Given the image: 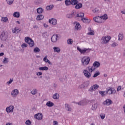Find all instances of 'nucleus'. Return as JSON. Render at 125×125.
<instances>
[{"mask_svg": "<svg viewBox=\"0 0 125 125\" xmlns=\"http://www.w3.org/2000/svg\"><path fill=\"white\" fill-rule=\"evenodd\" d=\"M25 42L29 44L30 47H33L35 45V42L33 41L32 39H31L30 37H26L24 39Z\"/></svg>", "mask_w": 125, "mask_h": 125, "instance_id": "obj_1", "label": "nucleus"}, {"mask_svg": "<svg viewBox=\"0 0 125 125\" xmlns=\"http://www.w3.org/2000/svg\"><path fill=\"white\" fill-rule=\"evenodd\" d=\"M81 61L83 66H86V65H88L89 62H90V58L88 57H83Z\"/></svg>", "mask_w": 125, "mask_h": 125, "instance_id": "obj_2", "label": "nucleus"}, {"mask_svg": "<svg viewBox=\"0 0 125 125\" xmlns=\"http://www.w3.org/2000/svg\"><path fill=\"white\" fill-rule=\"evenodd\" d=\"M110 40H111V37L104 36L102 37V38L101 40V43H102V44L108 43V42H109Z\"/></svg>", "mask_w": 125, "mask_h": 125, "instance_id": "obj_3", "label": "nucleus"}, {"mask_svg": "<svg viewBox=\"0 0 125 125\" xmlns=\"http://www.w3.org/2000/svg\"><path fill=\"white\" fill-rule=\"evenodd\" d=\"M106 94L111 95V94H115L116 93V90L114 87H109L105 91Z\"/></svg>", "mask_w": 125, "mask_h": 125, "instance_id": "obj_4", "label": "nucleus"}, {"mask_svg": "<svg viewBox=\"0 0 125 125\" xmlns=\"http://www.w3.org/2000/svg\"><path fill=\"white\" fill-rule=\"evenodd\" d=\"M77 50L81 53V54H84L85 53H88L90 52V49L88 48H84L83 49H82L80 48V47H77Z\"/></svg>", "mask_w": 125, "mask_h": 125, "instance_id": "obj_5", "label": "nucleus"}, {"mask_svg": "<svg viewBox=\"0 0 125 125\" xmlns=\"http://www.w3.org/2000/svg\"><path fill=\"white\" fill-rule=\"evenodd\" d=\"M7 38H8V36L6 32L4 31L2 32L1 34L0 35V39L1 41L5 42V41L7 40Z\"/></svg>", "mask_w": 125, "mask_h": 125, "instance_id": "obj_6", "label": "nucleus"}, {"mask_svg": "<svg viewBox=\"0 0 125 125\" xmlns=\"http://www.w3.org/2000/svg\"><path fill=\"white\" fill-rule=\"evenodd\" d=\"M12 97H16L19 94V90L18 89H14L11 93Z\"/></svg>", "mask_w": 125, "mask_h": 125, "instance_id": "obj_7", "label": "nucleus"}, {"mask_svg": "<svg viewBox=\"0 0 125 125\" xmlns=\"http://www.w3.org/2000/svg\"><path fill=\"white\" fill-rule=\"evenodd\" d=\"M42 114L41 113H37L34 115V118L37 120H39V121L42 120Z\"/></svg>", "mask_w": 125, "mask_h": 125, "instance_id": "obj_8", "label": "nucleus"}, {"mask_svg": "<svg viewBox=\"0 0 125 125\" xmlns=\"http://www.w3.org/2000/svg\"><path fill=\"white\" fill-rule=\"evenodd\" d=\"M83 73L85 77L87 79H89V78H91V75L90 74V72H88L87 70L85 69L83 70Z\"/></svg>", "mask_w": 125, "mask_h": 125, "instance_id": "obj_9", "label": "nucleus"}, {"mask_svg": "<svg viewBox=\"0 0 125 125\" xmlns=\"http://www.w3.org/2000/svg\"><path fill=\"white\" fill-rule=\"evenodd\" d=\"M58 35H53L51 37V42H57V41H58Z\"/></svg>", "mask_w": 125, "mask_h": 125, "instance_id": "obj_10", "label": "nucleus"}, {"mask_svg": "<svg viewBox=\"0 0 125 125\" xmlns=\"http://www.w3.org/2000/svg\"><path fill=\"white\" fill-rule=\"evenodd\" d=\"M49 23L50 24H52V25H53L54 26H55L56 25H57V20L55 19H50L49 20Z\"/></svg>", "mask_w": 125, "mask_h": 125, "instance_id": "obj_11", "label": "nucleus"}, {"mask_svg": "<svg viewBox=\"0 0 125 125\" xmlns=\"http://www.w3.org/2000/svg\"><path fill=\"white\" fill-rule=\"evenodd\" d=\"M13 110H14V106L13 105H11L6 108L7 113H12Z\"/></svg>", "mask_w": 125, "mask_h": 125, "instance_id": "obj_12", "label": "nucleus"}, {"mask_svg": "<svg viewBox=\"0 0 125 125\" xmlns=\"http://www.w3.org/2000/svg\"><path fill=\"white\" fill-rule=\"evenodd\" d=\"M73 16H74L76 18V12L75 11H73L71 14H68L66 15V18H68L71 19L73 18Z\"/></svg>", "mask_w": 125, "mask_h": 125, "instance_id": "obj_13", "label": "nucleus"}, {"mask_svg": "<svg viewBox=\"0 0 125 125\" xmlns=\"http://www.w3.org/2000/svg\"><path fill=\"white\" fill-rule=\"evenodd\" d=\"M93 20L94 21H95V22H96V23H102V21L101 20V18H100V17L99 16L95 17V18H93Z\"/></svg>", "mask_w": 125, "mask_h": 125, "instance_id": "obj_14", "label": "nucleus"}, {"mask_svg": "<svg viewBox=\"0 0 125 125\" xmlns=\"http://www.w3.org/2000/svg\"><path fill=\"white\" fill-rule=\"evenodd\" d=\"M112 104V100L110 99H107L104 102V104L106 106H109Z\"/></svg>", "mask_w": 125, "mask_h": 125, "instance_id": "obj_15", "label": "nucleus"}, {"mask_svg": "<svg viewBox=\"0 0 125 125\" xmlns=\"http://www.w3.org/2000/svg\"><path fill=\"white\" fill-rule=\"evenodd\" d=\"M74 25L76 30H81V24L79 22H74Z\"/></svg>", "mask_w": 125, "mask_h": 125, "instance_id": "obj_16", "label": "nucleus"}, {"mask_svg": "<svg viewBox=\"0 0 125 125\" xmlns=\"http://www.w3.org/2000/svg\"><path fill=\"white\" fill-rule=\"evenodd\" d=\"M84 13H82V12H79L77 14V15H76V17H78V18H81L82 19V18L83 17H84Z\"/></svg>", "mask_w": 125, "mask_h": 125, "instance_id": "obj_17", "label": "nucleus"}, {"mask_svg": "<svg viewBox=\"0 0 125 125\" xmlns=\"http://www.w3.org/2000/svg\"><path fill=\"white\" fill-rule=\"evenodd\" d=\"M85 84H82L80 86V88H83L84 87H87L88 85H89V81H86L84 83Z\"/></svg>", "mask_w": 125, "mask_h": 125, "instance_id": "obj_18", "label": "nucleus"}, {"mask_svg": "<svg viewBox=\"0 0 125 125\" xmlns=\"http://www.w3.org/2000/svg\"><path fill=\"white\" fill-rule=\"evenodd\" d=\"M78 104L80 106H84V105H86V101L83 100L80 101L79 103H78Z\"/></svg>", "mask_w": 125, "mask_h": 125, "instance_id": "obj_19", "label": "nucleus"}, {"mask_svg": "<svg viewBox=\"0 0 125 125\" xmlns=\"http://www.w3.org/2000/svg\"><path fill=\"white\" fill-rule=\"evenodd\" d=\"M98 107V104H97V103L94 104L92 105L91 110H92L93 111H95V110L97 109Z\"/></svg>", "mask_w": 125, "mask_h": 125, "instance_id": "obj_20", "label": "nucleus"}, {"mask_svg": "<svg viewBox=\"0 0 125 125\" xmlns=\"http://www.w3.org/2000/svg\"><path fill=\"white\" fill-rule=\"evenodd\" d=\"M65 108L66 111H72V108H71V106H70V105H69L68 104H65Z\"/></svg>", "mask_w": 125, "mask_h": 125, "instance_id": "obj_21", "label": "nucleus"}, {"mask_svg": "<svg viewBox=\"0 0 125 125\" xmlns=\"http://www.w3.org/2000/svg\"><path fill=\"white\" fill-rule=\"evenodd\" d=\"M46 106H47V107H53V106H54V104L52 102L48 101L46 104Z\"/></svg>", "mask_w": 125, "mask_h": 125, "instance_id": "obj_22", "label": "nucleus"}, {"mask_svg": "<svg viewBox=\"0 0 125 125\" xmlns=\"http://www.w3.org/2000/svg\"><path fill=\"white\" fill-rule=\"evenodd\" d=\"M93 65L95 68H99V67H100V62H95Z\"/></svg>", "mask_w": 125, "mask_h": 125, "instance_id": "obj_23", "label": "nucleus"}, {"mask_svg": "<svg viewBox=\"0 0 125 125\" xmlns=\"http://www.w3.org/2000/svg\"><path fill=\"white\" fill-rule=\"evenodd\" d=\"M83 7V4L82 3H78L75 6L76 9H80Z\"/></svg>", "mask_w": 125, "mask_h": 125, "instance_id": "obj_24", "label": "nucleus"}, {"mask_svg": "<svg viewBox=\"0 0 125 125\" xmlns=\"http://www.w3.org/2000/svg\"><path fill=\"white\" fill-rule=\"evenodd\" d=\"M53 49L54 52H57V53H60V51H61V49L58 47H54Z\"/></svg>", "mask_w": 125, "mask_h": 125, "instance_id": "obj_25", "label": "nucleus"}, {"mask_svg": "<svg viewBox=\"0 0 125 125\" xmlns=\"http://www.w3.org/2000/svg\"><path fill=\"white\" fill-rule=\"evenodd\" d=\"M100 18H101V20H107V19H108V15H107V14H104V15L100 17Z\"/></svg>", "mask_w": 125, "mask_h": 125, "instance_id": "obj_26", "label": "nucleus"}, {"mask_svg": "<svg viewBox=\"0 0 125 125\" xmlns=\"http://www.w3.org/2000/svg\"><path fill=\"white\" fill-rule=\"evenodd\" d=\"M13 15L14 17L16 18H19V17H20V13H19V12H15Z\"/></svg>", "mask_w": 125, "mask_h": 125, "instance_id": "obj_27", "label": "nucleus"}, {"mask_svg": "<svg viewBox=\"0 0 125 125\" xmlns=\"http://www.w3.org/2000/svg\"><path fill=\"white\" fill-rule=\"evenodd\" d=\"M88 69L90 73H92V72H93V71H94V70H95V67H94V66H92L91 67L89 66L88 67Z\"/></svg>", "mask_w": 125, "mask_h": 125, "instance_id": "obj_28", "label": "nucleus"}, {"mask_svg": "<svg viewBox=\"0 0 125 125\" xmlns=\"http://www.w3.org/2000/svg\"><path fill=\"white\" fill-rule=\"evenodd\" d=\"M39 70L41 71H47L48 70V67L47 66L41 67L39 68Z\"/></svg>", "mask_w": 125, "mask_h": 125, "instance_id": "obj_29", "label": "nucleus"}, {"mask_svg": "<svg viewBox=\"0 0 125 125\" xmlns=\"http://www.w3.org/2000/svg\"><path fill=\"white\" fill-rule=\"evenodd\" d=\"M43 12V9H42V7L38 8L37 9V13H38V14H41Z\"/></svg>", "mask_w": 125, "mask_h": 125, "instance_id": "obj_30", "label": "nucleus"}, {"mask_svg": "<svg viewBox=\"0 0 125 125\" xmlns=\"http://www.w3.org/2000/svg\"><path fill=\"white\" fill-rule=\"evenodd\" d=\"M79 3V1L78 0H71V4L72 5H76Z\"/></svg>", "mask_w": 125, "mask_h": 125, "instance_id": "obj_31", "label": "nucleus"}, {"mask_svg": "<svg viewBox=\"0 0 125 125\" xmlns=\"http://www.w3.org/2000/svg\"><path fill=\"white\" fill-rule=\"evenodd\" d=\"M88 30L89 31V32L87 33V35H91V36H93V35H94V31L91 30V28H89Z\"/></svg>", "mask_w": 125, "mask_h": 125, "instance_id": "obj_32", "label": "nucleus"}, {"mask_svg": "<svg viewBox=\"0 0 125 125\" xmlns=\"http://www.w3.org/2000/svg\"><path fill=\"white\" fill-rule=\"evenodd\" d=\"M43 18H44L43 15H39L37 17V20H38V21L42 20V19H43Z\"/></svg>", "mask_w": 125, "mask_h": 125, "instance_id": "obj_33", "label": "nucleus"}, {"mask_svg": "<svg viewBox=\"0 0 125 125\" xmlns=\"http://www.w3.org/2000/svg\"><path fill=\"white\" fill-rule=\"evenodd\" d=\"M1 21H2V22H3L4 23H6V22L8 21V18H7V17H2Z\"/></svg>", "mask_w": 125, "mask_h": 125, "instance_id": "obj_34", "label": "nucleus"}, {"mask_svg": "<svg viewBox=\"0 0 125 125\" xmlns=\"http://www.w3.org/2000/svg\"><path fill=\"white\" fill-rule=\"evenodd\" d=\"M60 97L59 94L55 93L53 95V99H59Z\"/></svg>", "mask_w": 125, "mask_h": 125, "instance_id": "obj_35", "label": "nucleus"}, {"mask_svg": "<svg viewBox=\"0 0 125 125\" xmlns=\"http://www.w3.org/2000/svg\"><path fill=\"white\" fill-rule=\"evenodd\" d=\"M81 20L82 21H83V23H89V21L88 19L85 18H83L82 19H81Z\"/></svg>", "mask_w": 125, "mask_h": 125, "instance_id": "obj_36", "label": "nucleus"}, {"mask_svg": "<svg viewBox=\"0 0 125 125\" xmlns=\"http://www.w3.org/2000/svg\"><path fill=\"white\" fill-rule=\"evenodd\" d=\"M31 93L32 95H36L38 93V90L37 89H34L31 91Z\"/></svg>", "mask_w": 125, "mask_h": 125, "instance_id": "obj_37", "label": "nucleus"}, {"mask_svg": "<svg viewBox=\"0 0 125 125\" xmlns=\"http://www.w3.org/2000/svg\"><path fill=\"white\" fill-rule=\"evenodd\" d=\"M53 7H54V6L51 4V5L47 6L46 7V9H47V10H51V9H52Z\"/></svg>", "mask_w": 125, "mask_h": 125, "instance_id": "obj_38", "label": "nucleus"}, {"mask_svg": "<svg viewBox=\"0 0 125 125\" xmlns=\"http://www.w3.org/2000/svg\"><path fill=\"white\" fill-rule=\"evenodd\" d=\"M118 37V40L119 41H122L124 39V34L123 33H119Z\"/></svg>", "mask_w": 125, "mask_h": 125, "instance_id": "obj_39", "label": "nucleus"}, {"mask_svg": "<svg viewBox=\"0 0 125 125\" xmlns=\"http://www.w3.org/2000/svg\"><path fill=\"white\" fill-rule=\"evenodd\" d=\"M71 0H65V4L66 6L69 5H71Z\"/></svg>", "mask_w": 125, "mask_h": 125, "instance_id": "obj_40", "label": "nucleus"}, {"mask_svg": "<svg viewBox=\"0 0 125 125\" xmlns=\"http://www.w3.org/2000/svg\"><path fill=\"white\" fill-rule=\"evenodd\" d=\"M99 92L103 97L106 96V94H107L105 91H100Z\"/></svg>", "mask_w": 125, "mask_h": 125, "instance_id": "obj_41", "label": "nucleus"}, {"mask_svg": "<svg viewBox=\"0 0 125 125\" xmlns=\"http://www.w3.org/2000/svg\"><path fill=\"white\" fill-rule=\"evenodd\" d=\"M67 44H73V39H68L67 40Z\"/></svg>", "mask_w": 125, "mask_h": 125, "instance_id": "obj_42", "label": "nucleus"}, {"mask_svg": "<svg viewBox=\"0 0 125 125\" xmlns=\"http://www.w3.org/2000/svg\"><path fill=\"white\" fill-rule=\"evenodd\" d=\"M100 75V72L99 71H97L93 76V78H96V77H98Z\"/></svg>", "mask_w": 125, "mask_h": 125, "instance_id": "obj_43", "label": "nucleus"}, {"mask_svg": "<svg viewBox=\"0 0 125 125\" xmlns=\"http://www.w3.org/2000/svg\"><path fill=\"white\" fill-rule=\"evenodd\" d=\"M7 1V3L9 5H11V4H12L13 3V1H14V0H6Z\"/></svg>", "mask_w": 125, "mask_h": 125, "instance_id": "obj_44", "label": "nucleus"}, {"mask_svg": "<svg viewBox=\"0 0 125 125\" xmlns=\"http://www.w3.org/2000/svg\"><path fill=\"white\" fill-rule=\"evenodd\" d=\"M40 51H41V50L40 49V48H39V47H35L34 49V52L35 53L40 52Z\"/></svg>", "mask_w": 125, "mask_h": 125, "instance_id": "obj_45", "label": "nucleus"}, {"mask_svg": "<svg viewBox=\"0 0 125 125\" xmlns=\"http://www.w3.org/2000/svg\"><path fill=\"white\" fill-rule=\"evenodd\" d=\"M43 61H44V62H45V63H47V62L49 61V60L47 59V56H45L44 57V58L43 59Z\"/></svg>", "mask_w": 125, "mask_h": 125, "instance_id": "obj_46", "label": "nucleus"}, {"mask_svg": "<svg viewBox=\"0 0 125 125\" xmlns=\"http://www.w3.org/2000/svg\"><path fill=\"white\" fill-rule=\"evenodd\" d=\"M25 124L26 125H32V122H31V121H30V120H27L26 121Z\"/></svg>", "mask_w": 125, "mask_h": 125, "instance_id": "obj_47", "label": "nucleus"}, {"mask_svg": "<svg viewBox=\"0 0 125 125\" xmlns=\"http://www.w3.org/2000/svg\"><path fill=\"white\" fill-rule=\"evenodd\" d=\"M42 37L44 38V39H47V32H45L42 33Z\"/></svg>", "mask_w": 125, "mask_h": 125, "instance_id": "obj_48", "label": "nucleus"}, {"mask_svg": "<svg viewBox=\"0 0 125 125\" xmlns=\"http://www.w3.org/2000/svg\"><path fill=\"white\" fill-rule=\"evenodd\" d=\"M92 11L94 13H99V9L97 8H95V9L93 10Z\"/></svg>", "mask_w": 125, "mask_h": 125, "instance_id": "obj_49", "label": "nucleus"}, {"mask_svg": "<svg viewBox=\"0 0 125 125\" xmlns=\"http://www.w3.org/2000/svg\"><path fill=\"white\" fill-rule=\"evenodd\" d=\"M3 63H4V64H6V63H8V59L5 58L3 61H2Z\"/></svg>", "mask_w": 125, "mask_h": 125, "instance_id": "obj_50", "label": "nucleus"}, {"mask_svg": "<svg viewBox=\"0 0 125 125\" xmlns=\"http://www.w3.org/2000/svg\"><path fill=\"white\" fill-rule=\"evenodd\" d=\"M20 32V30L19 29H16V28L14 29V30H13V33H15V34H17V33H19Z\"/></svg>", "mask_w": 125, "mask_h": 125, "instance_id": "obj_51", "label": "nucleus"}, {"mask_svg": "<svg viewBox=\"0 0 125 125\" xmlns=\"http://www.w3.org/2000/svg\"><path fill=\"white\" fill-rule=\"evenodd\" d=\"M35 3L37 5H39V4H41V0H36L35 1Z\"/></svg>", "mask_w": 125, "mask_h": 125, "instance_id": "obj_52", "label": "nucleus"}, {"mask_svg": "<svg viewBox=\"0 0 125 125\" xmlns=\"http://www.w3.org/2000/svg\"><path fill=\"white\" fill-rule=\"evenodd\" d=\"M94 90H95L94 87L92 86L89 89L88 91L92 92V91H94Z\"/></svg>", "mask_w": 125, "mask_h": 125, "instance_id": "obj_53", "label": "nucleus"}, {"mask_svg": "<svg viewBox=\"0 0 125 125\" xmlns=\"http://www.w3.org/2000/svg\"><path fill=\"white\" fill-rule=\"evenodd\" d=\"M12 82H13V78L10 79L9 81L7 82L6 83L7 84H11Z\"/></svg>", "mask_w": 125, "mask_h": 125, "instance_id": "obj_54", "label": "nucleus"}, {"mask_svg": "<svg viewBox=\"0 0 125 125\" xmlns=\"http://www.w3.org/2000/svg\"><path fill=\"white\" fill-rule=\"evenodd\" d=\"M94 87V89H95V90H96V89H97V88H98L99 87V85H97V84H95L93 86Z\"/></svg>", "mask_w": 125, "mask_h": 125, "instance_id": "obj_55", "label": "nucleus"}, {"mask_svg": "<svg viewBox=\"0 0 125 125\" xmlns=\"http://www.w3.org/2000/svg\"><path fill=\"white\" fill-rule=\"evenodd\" d=\"M27 46H28V44L25 43H23L21 45V47L22 48H24V47H27Z\"/></svg>", "mask_w": 125, "mask_h": 125, "instance_id": "obj_56", "label": "nucleus"}, {"mask_svg": "<svg viewBox=\"0 0 125 125\" xmlns=\"http://www.w3.org/2000/svg\"><path fill=\"white\" fill-rule=\"evenodd\" d=\"M111 46L115 47L116 46H118V43L116 42H114L111 44Z\"/></svg>", "mask_w": 125, "mask_h": 125, "instance_id": "obj_57", "label": "nucleus"}, {"mask_svg": "<svg viewBox=\"0 0 125 125\" xmlns=\"http://www.w3.org/2000/svg\"><path fill=\"white\" fill-rule=\"evenodd\" d=\"M45 78V80H47V81H48V80H50V76L49 75H46Z\"/></svg>", "mask_w": 125, "mask_h": 125, "instance_id": "obj_58", "label": "nucleus"}, {"mask_svg": "<svg viewBox=\"0 0 125 125\" xmlns=\"http://www.w3.org/2000/svg\"><path fill=\"white\" fill-rule=\"evenodd\" d=\"M122 89V87L121 86H119L117 89V91H120Z\"/></svg>", "mask_w": 125, "mask_h": 125, "instance_id": "obj_59", "label": "nucleus"}, {"mask_svg": "<svg viewBox=\"0 0 125 125\" xmlns=\"http://www.w3.org/2000/svg\"><path fill=\"white\" fill-rule=\"evenodd\" d=\"M36 75L37 76H42V72H38Z\"/></svg>", "mask_w": 125, "mask_h": 125, "instance_id": "obj_60", "label": "nucleus"}, {"mask_svg": "<svg viewBox=\"0 0 125 125\" xmlns=\"http://www.w3.org/2000/svg\"><path fill=\"white\" fill-rule=\"evenodd\" d=\"M53 125H58V122H57V121H54Z\"/></svg>", "mask_w": 125, "mask_h": 125, "instance_id": "obj_61", "label": "nucleus"}, {"mask_svg": "<svg viewBox=\"0 0 125 125\" xmlns=\"http://www.w3.org/2000/svg\"><path fill=\"white\" fill-rule=\"evenodd\" d=\"M101 118L102 120H104V119H105V115H101Z\"/></svg>", "mask_w": 125, "mask_h": 125, "instance_id": "obj_62", "label": "nucleus"}, {"mask_svg": "<svg viewBox=\"0 0 125 125\" xmlns=\"http://www.w3.org/2000/svg\"><path fill=\"white\" fill-rule=\"evenodd\" d=\"M104 1L105 2H109V3H110V2H111V0H104Z\"/></svg>", "mask_w": 125, "mask_h": 125, "instance_id": "obj_63", "label": "nucleus"}, {"mask_svg": "<svg viewBox=\"0 0 125 125\" xmlns=\"http://www.w3.org/2000/svg\"><path fill=\"white\" fill-rule=\"evenodd\" d=\"M43 26H44V27L45 28H48V25H47V24H45V23H44V24H43Z\"/></svg>", "mask_w": 125, "mask_h": 125, "instance_id": "obj_64", "label": "nucleus"}]
</instances>
